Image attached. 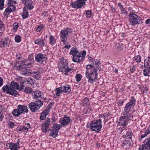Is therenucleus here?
<instances>
[{
	"label": "nucleus",
	"instance_id": "obj_26",
	"mask_svg": "<svg viewBox=\"0 0 150 150\" xmlns=\"http://www.w3.org/2000/svg\"><path fill=\"white\" fill-rule=\"evenodd\" d=\"M6 146L8 147H8L11 150H17L18 148L19 147L14 143L8 144H7Z\"/></svg>",
	"mask_w": 150,
	"mask_h": 150
},
{
	"label": "nucleus",
	"instance_id": "obj_14",
	"mask_svg": "<svg viewBox=\"0 0 150 150\" xmlns=\"http://www.w3.org/2000/svg\"><path fill=\"white\" fill-rule=\"evenodd\" d=\"M54 103H50L47 106L46 109L44 110L41 113L40 116V119L41 120H43L45 119L47 116L48 115L51 109L52 108V106L53 105Z\"/></svg>",
	"mask_w": 150,
	"mask_h": 150
},
{
	"label": "nucleus",
	"instance_id": "obj_49",
	"mask_svg": "<svg viewBox=\"0 0 150 150\" xmlns=\"http://www.w3.org/2000/svg\"><path fill=\"white\" fill-rule=\"evenodd\" d=\"M128 144L127 140H126V139L123 140L122 141V146H126Z\"/></svg>",
	"mask_w": 150,
	"mask_h": 150
},
{
	"label": "nucleus",
	"instance_id": "obj_30",
	"mask_svg": "<svg viewBox=\"0 0 150 150\" xmlns=\"http://www.w3.org/2000/svg\"><path fill=\"white\" fill-rule=\"evenodd\" d=\"M82 104V105L84 106H88L89 104L88 98L87 97L85 98L83 100Z\"/></svg>",
	"mask_w": 150,
	"mask_h": 150
},
{
	"label": "nucleus",
	"instance_id": "obj_47",
	"mask_svg": "<svg viewBox=\"0 0 150 150\" xmlns=\"http://www.w3.org/2000/svg\"><path fill=\"white\" fill-rule=\"evenodd\" d=\"M92 64L93 65H99V61L97 59H94L93 61Z\"/></svg>",
	"mask_w": 150,
	"mask_h": 150
},
{
	"label": "nucleus",
	"instance_id": "obj_1",
	"mask_svg": "<svg viewBox=\"0 0 150 150\" xmlns=\"http://www.w3.org/2000/svg\"><path fill=\"white\" fill-rule=\"evenodd\" d=\"M25 82V81H24L20 83V87L19 84L17 83L12 81L10 84V87L7 85L4 86L2 88V89L4 92H6L7 94L14 96H16L18 94V92L15 90V89L19 91L25 89V92L28 93V90H27L25 86L23 85Z\"/></svg>",
	"mask_w": 150,
	"mask_h": 150
},
{
	"label": "nucleus",
	"instance_id": "obj_36",
	"mask_svg": "<svg viewBox=\"0 0 150 150\" xmlns=\"http://www.w3.org/2000/svg\"><path fill=\"white\" fill-rule=\"evenodd\" d=\"M138 150H150V149L144 144L139 147Z\"/></svg>",
	"mask_w": 150,
	"mask_h": 150
},
{
	"label": "nucleus",
	"instance_id": "obj_56",
	"mask_svg": "<svg viewBox=\"0 0 150 150\" xmlns=\"http://www.w3.org/2000/svg\"><path fill=\"white\" fill-rule=\"evenodd\" d=\"M93 108H88L86 110V112L87 113H89L92 110Z\"/></svg>",
	"mask_w": 150,
	"mask_h": 150
},
{
	"label": "nucleus",
	"instance_id": "obj_33",
	"mask_svg": "<svg viewBox=\"0 0 150 150\" xmlns=\"http://www.w3.org/2000/svg\"><path fill=\"white\" fill-rule=\"evenodd\" d=\"M136 101V100L134 97H132L131 98L129 101L127 103L130 104L132 106H134L135 105Z\"/></svg>",
	"mask_w": 150,
	"mask_h": 150
},
{
	"label": "nucleus",
	"instance_id": "obj_51",
	"mask_svg": "<svg viewBox=\"0 0 150 150\" xmlns=\"http://www.w3.org/2000/svg\"><path fill=\"white\" fill-rule=\"evenodd\" d=\"M120 10L121 12L122 13L124 14L125 15L127 14V11L126 10L125 8H123Z\"/></svg>",
	"mask_w": 150,
	"mask_h": 150
},
{
	"label": "nucleus",
	"instance_id": "obj_16",
	"mask_svg": "<svg viewBox=\"0 0 150 150\" xmlns=\"http://www.w3.org/2000/svg\"><path fill=\"white\" fill-rule=\"evenodd\" d=\"M71 120L69 117H62L59 120V122L62 126H67Z\"/></svg>",
	"mask_w": 150,
	"mask_h": 150
},
{
	"label": "nucleus",
	"instance_id": "obj_63",
	"mask_svg": "<svg viewBox=\"0 0 150 150\" xmlns=\"http://www.w3.org/2000/svg\"><path fill=\"white\" fill-rule=\"evenodd\" d=\"M145 133L146 135L147 136L148 134H149L150 133V131L149 129L146 130L145 132Z\"/></svg>",
	"mask_w": 150,
	"mask_h": 150
},
{
	"label": "nucleus",
	"instance_id": "obj_5",
	"mask_svg": "<svg viewBox=\"0 0 150 150\" xmlns=\"http://www.w3.org/2000/svg\"><path fill=\"white\" fill-rule=\"evenodd\" d=\"M38 99L34 103L31 102L29 104V107L31 111L33 112H37L43 105V101Z\"/></svg>",
	"mask_w": 150,
	"mask_h": 150
},
{
	"label": "nucleus",
	"instance_id": "obj_13",
	"mask_svg": "<svg viewBox=\"0 0 150 150\" xmlns=\"http://www.w3.org/2000/svg\"><path fill=\"white\" fill-rule=\"evenodd\" d=\"M23 4L25 6L23 7V13L21 16L23 19L27 18L28 17V3H27V1L26 0H22Z\"/></svg>",
	"mask_w": 150,
	"mask_h": 150
},
{
	"label": "nucleus",
	"instance_id": "obj_28",
	"mask_svg": "<svg viewBox=\"0 0 150 150\" xmlns=\"http://www.w3.org/2000/svg\"><path fill=\"white\" fill-rule=\"evenodd\" d=\"M49 43L52 45H54L56 42V40L53 36L51 35L49 37Z\"/></svg>",
	"mask_w": 150,
	"mask_h": 150
},
{
	"label": "nucleus",
	"instance_id": "obj_38",
	"mask_svg": "<svg viewBox=\"0 0 150 150\" xmlns=\"http://www.w3.org/2000/svg\"><path fill=\"white\" fill-rule=\"evenodd\" d=\"M21 64L19 62H18L16 63L14 68L16 69L19 70L21 69Z\"/></svg>",
	"mask_w": 150,
	"mask_h": 150
},
{
	"label": "nucleus",
	"instance_id": "obj_10",
	"mask_svg": "<svg viewBox=\"0 0 150 150\" xmlns=\"http://www.w3.org/2000/svg\"><path fill=\"white\" fill-rule=\"evenodd\" d=\"M87 0H78L74 1H71L70 4L72 8L78 9L81 8L86 5V1Z\"/></svg>",
	"mask_w": 150,
	"mask_h": 150
},
{
	"label": "nucleus",
	"instance_id": "obj_46",
	"mask_svg": "<svg viewBox=\"0 0 150 150\" xmlns=\"http://www.w3.org/2000/svg\"><path fill=\"white\" fill-rule=\"evenodd\" d=\"M44 27V26L43 25H41L40 26H38L37 29L36 31L37 32H39L43 29Z\"/></svg>",
	"mask_w": 150,
	"mask_h": 150
},
{
	"label": "nucleus",
	"instance_id": "obj_12",
	"mask_svg": "<svg viewBox=\"0 0 150 150\" xmlns=\"http://www.w3.org/2000/svg\"><path fill=\"white\" fill-rule=\"evenodd\" d=\"M13 0H8V7L5 9L4 13V15L5 16L8 15L9 14V13L15 10L16 8L15 7V6L13 5L12 4V1Z\"/></svg>",
	"mask_w": 150,
	"mask_h": 150
},
{
	"label": "nucleus",
	"instance_id": "obj_17",
	"mask_svg": "<svg viewBox=\"0 0 150 150\" xmlns=\"http://www.w3.org/2000/svg\"><path fill=\"white\" fill-rule=\"evenodd\" d=\"M145 65L149 66L148 68L144 69L143 70V74L145 76H150V61L148 59L145 60Z\"/></svg>",
	"mask_w": 150,
	"mask_h": 150
},
{
	"label": "nucleus",
	"instance_id": "obj_20",
	"mask_svg": "<svg viewBox=\"0 0 150 150\" xmlns=\"http://www.w3.org/2000/svg\"><path fill=\"white\" fill-rule=\"evenodd\" d=\"M72 69L71 68H69L68 66L67 67H65L61 66L60 67L59 71L62 73H63L64 74L68 75H69L68 73L71 71Z\"/></svg>",
	"mask_w": 150,
	"mask_h": 150
},
{
	"label": "nucleus",
	"instance_id": "obj_23",
	"mask_svg": "<svg viewBox=\"0 0 150 150\" xmlns=\"http://www.w3.org/2000/svg\"><path fill=\"white\" fill-rule=\"evenodd\" d=\"M62 88V89L63 92L65 93H69L71 91V88L70 86L68 85H64L63 86H61Z\"/></svg>",
	"mask_w": 150,
	"mask_h": 150
},
{
	"label": "nucleus",
	"instance_id": "obj_53",
	"mask_svg": "<svg viewBox=\"0 0 150 150\" xmlns=\"http://www.w3.org/2000/svg\"><path fill=\"white\" fill-rule=\"evenodd\" d=\"M93 69H96V71H97V70H100L99 69V65H93Z\"/></svg>",
	"mask_w": 150,
	"mask_h": 150
},
{
	"label": "nucleus",
	"instance_id": "obj_2",
	"mask_svg": "<svg viewBox=\"0 0 150 150\" xmlns=\"http://www.w3.org/2000/svg\"><path fill=\"white\" fill-rule=\"evenodd\" d=\"M93 65L92 64H88L86 65L85 76L88 79V83L93 84L96 81L98 78V74L96 69H93Z\"/></svg>",
	"mask_w": 150,
	"mask_h": 150
},
{
	"label": "nucleus",
	"instance_id": "obj_45",
	"mask_svg": "<svg viewBox=\"0 0 150 150\" xmlns=\"http://www.w3.org/2000/svg\"><path fill=\"white\" fill-rule=\"evenodd\" d=\"M15 41L17 42H19L21 40V37L19 35H17L15 38Z\"/></svg>",
	"mask_w": 150,
	"mask_h": 150
},
{
	"label": "nucleus",
	"instance_id": "obj_29",
	"mask_svg": "<svg viewBox=\"0 0 150 150\" xmlns=\"http://www.w3.org/2000/svg\"><path fill=\"white\" fill-rule=\"evenodd\" d=\"M8 40V38H5L4 40H2L0 42L1 46L2 47H4L6 46H7L8 45L7 42Z\"/></svg>",
	"mask_w": 150,
	"mask_h": 150
},
{
	"label": "nucleus",
	"instance_id": "obj_32",
	"mask_svg": "<svg viewBox=\"0 0 150 150\" xmlns=\"http://www.w3.org/2000/svg\"><path fill=\"white\" fill-rule=\"evenodd\" d=\"M21 64V69H24V70L26 71H25V73H23V74H27V72H28V69L27 67L28 66V64H23V63H22Z\"/></svg>",
	"mask_w": 150,
	"mask_h": 150
},
{
	"label": "nucleus",
	"instance_id": "obj_61",
	"mask_svg": "<svg viewBox=\"0 0 150 150\" xmlns=\"http://www.w3.org/2000/svg\"><path fill=\"white\" fill-rule=\"evenodd\" d=\"M118 5L120 9H121L123 8V5L121 4V3H118Z\"/></svg>",
	"mask_w": 150,
	"mask_h": 150
},
{
	"label": "nucleus",
	"instance_id": "obj_25",
	"mask_svg": "<svg viewBox=\"0 0 150 150\" xmlns=\"http://www.w3.org/2000/svg\"><path fill=\"white\" fill-rule=\"evenodd\" d=\"M35 43L38 45L43 47L45 46V43L44 40L42 38H39L35 41Z\"/></svg>",
	"mask_w": 150,
	"mask_h": 150
},
{
	"label": "nucleus",
	"instance_id": "obj_43",
	"mask_svg": "<svg viewBox=\"0 0 150 150\" xmlns=\"http://www.w3.org/2000/svg\"><path fill=\"white\" fill-rule=\"evenodd\" d=\"M92 14V13L91 11L89 10L87 11L86 14V18H91Z\"/></svg>",
	"mask_w": 150,
	"mask_h": 150
},
{
	"label": "nucleus",
	"instance_id": "obj_19",
	"mask_svg": "<svg viewBox=\"0 0 150 150\" xmlns=\"http://www.w3.org/2000/svg\"><path fill=\"white\" fill-rule=\"evenodd\" d=\"M31 93L34 98H41L42 96V93L40 91H33L31 88H29V94Z\"/></svg>",
	"mask_w": 150,
	"mask_h": 150
},
{
	"label": "nucleus",
	"instance_id": "obj_55",
	"mask_svg": "<svg viewBox=\"0 0 150 150\" xmlns=\"http://www.w3.org/2000/svg\"><path fill=\"white\" fill-rule=\"evenodd\" d=\"M71 47V45L70 44H67V45H66L64 46V48L67 49H69Z\"/></svg>",
	"mask_w": 150,
	"mask_h": 150
},
{
	"label": "nucleus",
	"instance_id": "obj_31",
	"mask_svg": "<svg viewBox=\"0 0 150 150\" xmlns=\"http://www.w3.org/2000/svg\"><path fill=\"white\" fill-rule=\"evenodd\" d=\"M62 88L61 86L59 88L55 89V91H56V94L57 96H59L61 93H64Z\"/></svg>",
	"mask_w": 150,
	"mask_h": 150
},
{
	"label": "nucleus",
	"instance_id": "obj_34",
	"mask_svg": "<svg viewBox=\"0 0 150 150\" xmlns=\"http://www.w3.org/2000/svg\"><path fill=\"white\" fill-rule=\"evenodd\" d=\"M132 133L131 131H128L126 133V139H128V138H129L131 139V141H132Z\"/></svg>",
	"mask_w": 150,
	"mask_h": 150
},
{
	"label": "nucleus",
	"instance_id": "obj_15",
	"mask_svg": "<svg viewBox=\"0 0 150 150\" xmlns=\"http://www.w3.org/2000/svg\"><path fill=\"white\" fill-rule=\"evenodd\" d=\"M35 59L38 62L40 63H42L44 61H45L47 58L45 55L42 53H39L35 55Z\"/></svg>",
	"mask_w": 150,
	"mask_h": 150
},
{
	"label": "nucleus",
	"instance_id": "obj_37",
	"mask_svg": "<svg viewBox=\"0 0 150 150\" xmlns=\"http://www.w3.org/2000/svg\"><path fill=\"white\" fill-rule=\"evenodd\" d=\"M144 144L150 149V137L144 141Z\"/></svg>",
	"mask_w": 150,
	"mask_h": 150
},
{
	"label": "nucleus",
	"instance_id": "obj_41",
	"mask_svg": "<svg viewBox=\"0 0 150 150\" xmlns=\"http://www.w3.org/2000/svg\"><path fill=\"white\" fill-rule=\"evenodd\" d=\"M29 10H31L34 8L33 2L31 0H29Z\"/></svg>",
	"mask_w": 150,
	"mask_h": 150
},
{
	"label": "nucleus",
	"instance_id": "obj_59",
	"mask_svg": "<svg viewBox=\"0 0 150 150\" xmlns=\"http://www.w3.org/2000/svg\"><path fill=\"white\" fill-rule=\"evenodd\" d=\"M124 101L123 100H120L119 101L118 104L120 106H122L124 103Z\"/></svg>",
	"mask_w": 150,
	"mask_h": 150
},
{
	"label": "nucleus",
	"instance_id": "obj_60",
	"mask_svg": "<svg viewBox=\"0 0 150 150\" xmlns=\"http://www.w3.org/2000/svg\"><path fill=\"white\" fill-rule=\"evenodd\" d=\"M146 134H142L141 135V138H140L139 140H141L142 139L146 137Z\"/></svg>",
	"mask_w": 150,
	"mask_h": 150
},
{
	"label": "nucleus",
	"instance_id": "obj_6",
	"mask_svg": "<svg viewBox=\"0 0 150 150\" xmlns=\"http://www.w3.org/2000/svg\"><path fill=\"white\" fill-rule=\"evenodd\" d=\"M28 110L27 106L19 105H18L17 108L14 109L12 113L14 116L18 117L21 113L27 112Z\"/></svg>",
	"mask_w": 150,
	"mask_h": 150
},
{
	"label": "nucleus",
	"instance_id": "obj_54",
	"mask_svg": "<svg viewBox=\"0 0 150 150\" xmlns=\"http://www.w3.org/2000/svg\"><path fill=\"white\" fill-rule=\"evenodd\" d=\"M8 125L11 128H13L14 126V123L12 122H9L8 123Z\"/></svg>",
	"mask_w": 150,
	"mask_h": 150
},
{
	"label": "nucleus",
	"instance_id": "obj_8",
	"mask_svg": "<svg viewBox=\"0 0 150 150\" xmlns=\"http://www.w3.org/2000/svg\"><path fill=\"white\" fill-rule=\"evenodd\" d=\"M72 32L71 28L68 27L62 30L60 33V38L62 42H65L69 36V33Z\"/></svg>",
	"mask_w": 150,
	"mask_h": 150
},
{
	"label": "nucleus",
	"instance_id": "obj_3",
	"mask_svg": "<svg viewBox=\"0 0 150 150\" xmlns=\"http://www.w3.org/2000/svg\"><path fill=\"white\" fill-rule=\"evenodd\" d=\"M128 16L129 18V24L135 26L136 25L141 24L143 23L141 18L132 12H130Z\"/></svg>",
	"mask_w": 150,
	"mask_h": 150
},
{
	"label": "nucleus",
	"instance_id": "obj_48",
	"mask_svg": "<svg viewBox=\"0 0 150 150\" xmlns=\"http://www.w3.org/2000/svg\"><path fill=\"white\" fill-rule=\"evenodd\" d=\"M14 30H15V31H16V29L18 27V23H15L13 25Z\"/></svg>",
	"mask_w": 150,
	"mask_h": 150
},
{
	"label": "nucleus",
	"instance_id": "obj_64",
	"mask_svg": "<svg viewBox=\"0 0 150 150\" xmlns=\"http://www.w3.org/2000/svg\"><path fill=\"white\" fill-rule=\"evenodd\" d=\"M123 47L122 45L121 44L120 46H118L117 47V48L118 49L120 50L122 49Z\"/></svg>",
	"mask_w": 150,
	"mask_h": 150
},
{
	"label": "nucleus",
	"instance_id": "obj_11",
	"mask_svg": "<svg viewBox=\"0 0 150 150\" xmlns=\"http://www.w3.org/2000/svg\"><path fill=\"white\" fill-rule=\"evenodd\" d=\"M62 126L60 124L56 123L54 124L52 127V131L50 135L53 138L56 137L59 130L61 128Z\"/></svg>",
	"mask_w": 150,
	"mask_h": 150
},
{
	"label": "nucleus",
	"instance_id": "obj_18",
	"mask_svg": "<svg viewBox=\"0 0 150 150\" xmlns=\"http://www.w3.org/2000/svg\"><path fill=\"white\" fill-rule=\"evenodd\" d=\"M50 119L47 118L44 123L42 125V131L45 132L49 131V126L50 125Z\"/></svg>",
	"mask_w": 150,
	"mask_h": 150
},
{
	"label": "nucleus",
	"instance_id": "obj_62",
	"mask_svg": "<svg viewBox=\"0 0 150 150\" xmlns=\"http://www.w3.org/2000/svg\"><path fill=\"white\" fill-rule=\"evenodd\" d=\"M88 59L90 61L89 62L90 63H91V62L92 63L93 61V59H94L93 58H92L91 57H89Z\"/></svg>",
	"mask_w": 150,
	"mask_h": 150
},
{
	"label": "nucleus",
	"instance_id": "obj_24",
	"mask_svg": "<svg viewBox=\"0 0 150 150\" xmlns=\"http://www.w3.org/2000/svg\"><path fill=\"white\" fill-rule=\"evenodd\" d=\"M29 75H30L34 76V78L37 79H38L40 78L41 76L39 74L40 73L38 72H30V70H29Z\"/></svg>",
	"mask_w": 150,
	"mask_h": 150
},
{
	"label": "nucleus",
	"instance_id": "obj_9",
	"mask_svg": "<svg viewBox=\"0 0 150 150\" xmlns=\"http://www.w3.org/2000/svg\"><path fill=\"white\" fill-rule=\"evenodd\" d=\"M86 52L85 50H83L80 52L78 54L73 57L72 60L75 62L80 63L83 61V59L85 57Z\"/></svg>",
	"mask_w": 150,
	"mask_h": 150
},
{
	"label": "nucleus",
	"instance_id": "obj_35",
	"mask_svg": "<svg viewBox=\"0 0 150 150\" xmlns=\"http://www.w3.org/2000/svg\"><path fill=\"white\" fill-rule=\"evenodd\" d=\"M133 60L137 62H139L141 61V57L139 55H137L132 58Z\"/></svg>",
	"mask_w": 150,
	"mask_h": 150
},
{
	"label": "nucleus",
	"instance_id": "obj_57",
	"mask_svg": "<svg viewBox=\"0 0 150 150\" xmlns=\"http://www.w3.org/2000/svg\"><path fill=\"white\" fill-rule=\"evenodd\" d=\"M4 117V115L3 113L2 112L0 113V120L2 121L3 120V119Z\"/></svg>",
	"mask_w": 150,
	"mask_h": 150
},
{
	"label": "nucleus",
	"instance_id": "obj_4",
	"mask_svg": "<svg viewBox=\"0 0 150 150\" xmlns=\"http://www.w3.org/2000/svg\"><path fill=\"white\" fill-rule=\"evenodd\" d=\"M102 127V120L99 119L96 121H92L89 126H88L92 131L98 133L99 132Z\"/></svg>",
	"mask_w": 150,
	"mask_h": 150
},
{
	"label": "nucleus",
	"instance_id": "obj_39",
	"mask_svg": "<svg viewBox=\"0 0 150 150\" xmlns=\"http://www.w3.org/2000/svg\"><path fill=\"white\" fill-rule=\"evenodd\" d=\"M18 130L21 131L23 132H27L28 130V129L26 127L22 126Z\"/></svg>",
	"mask_w": 150,
	"mask_h": 150
},
{
	"label": "nucleus",
	"instance_id": "obj_27",
	"mask_svg": "<svg viewBox=\"0 0 150 150\" xmlns=\"http://www.w3.org/2000/svg\"><path fill=\"white\" fill-rule=\"evenodd\" d=\"M34 60L33 54L32 53L29 56V61H30V62H29V66L30 65L32 66L33 65Z\"/></svg>",
	"mask_w": 150,
	"mask_h": 150
},
{
	"label": "nucleus",
	"instance_id": "obj_7",
	"mask_svg": "<svg viewBox=\"0 0 150 150\" xmlns=\"http://www.w3.org/2000/svg\"><path fill=\"white\" fill-rule=\"evenodd\" d=\"M133 118L132 116H128L126 114H123V115L120 117L118 122L120 126H126L127 125L128 121Z\"/></svg>",
	"mask_w": 150,
	"mask_h": 150
},
{
	"label": "nucleus",
	"instance_id": "obj_40",
	"mask_svg": "<svg viewBox=\"0 0 150 150\" xmlns=\"http://www.w3.org/2000/svg\"><path fill=\"white\" fill-rule=\"evenodd\" d=\"M60 67L63 66L67 67L68 64L67 62L66 61H61L60 63Z\"/></svg>",
	"mask_w": 150,
	"mask_h": 150
},
{
	"label": "nucleus",
	"instance_id": "obj_52",
	"mask_svg": "<svg viewBox=\"0 0 150 150\" xmlns=\"http://www.w3.org/2000/svg\"><path fill=\"white\" fill-rule=\"evenodd\" d=\"M144 65H140V68L142 69H143L144 68H145V69H146L147 68H148L149 66H148L145 65V60L144 61Z\"/></svg>",
	"mask_w": 150,
	"mask_h": 150
},
{
	"label": "nucleus",
	"instance_id": "obj_42",
	"mask_svg": "<svg viewBox=\"0 0 150 150\" xmlns=\"http://www.w3.org/2000/svg\"><path fill=\"white\" fill-rule=\"evenodd\" d=\"M82 76L80 74H78L75 76L76 81L77 82L80 81L81 79Z\"/></svg>",
	"mask_w": 150,
	"mask_h": 150
},
{
	"label": "nucleus",
	"instance_id": "obj_44",
	"mask_svg": "<svg viewBox=\"0 0 150 150\" xmlns=\"http://www.w3.org/2000/svg\"><path fill=\"white\" fill-rule=\"evenodd\" d=\"M4 0H0V10H2L4 8Z\"/></svg>",
	"mask_w": 150,
	"mask_h": 150
},
{
	"label": "nucleus",
	"instance_id": "obj_50",
	"mask_svg": "<svg viewBox=\"0 0 150 150\" xmlns=\"http://www.w3.org/2000/svg\"><path fill=\"white\" fill-rule=\"evenodd\" d=\"M136 70V67L134 66L130 67L129 71L131 73H132Z\"/></svg>",
	"mask_w": 150,
	"mask_h": 150
},
{
	"label": "nucleus",
	"instance_id": "obj_58",
	"mask_svg": "<svg viewBox=\"0 0 150 150\" xmlns=\"http://www.w3.org/2000/svg\"><path fill=\"white\" fill-rule=\"evenodd\" d=\"M3 83V79L1 77H0V87L2 85Z\"/></svg>",
	"mask_w": 150,
	"mask_h": 150
},
{
	"label": "nucleus",
	"instance_id": "obj_21",
	"mask_svg": "<svg viewBox=\"0 0 150 150\" xmlns=\"http://www.w3.org/2000/svg\"><path fill=\"white\" fill-rule=\"evenodd\" d=\"M132 106L130 104L127 103L124 108V110L123 111V114H126L128 116H131L129 114V112L130 111V109Z\"/></svg>",
	"mask_w": 150,
	"mask_h": 150
},
{
	"label": "nucleus",
	"instance_id": "obj_22",
	"mask_svg": "<svg viewBox=\"0 0 150 150\" xmlns=\"http://www.w3.org/2000/svg\"><path fill=\"white\" fill-rule=\"evenodd\" d=\"M80 52L76 47H73L71 49L69 52L70 54L73 56V57L78 54Z\"/></svg>",
	"mask_w": 150,
	"mask_h": 150
}]
</instances>
